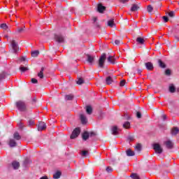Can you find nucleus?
<instances>
[{"label":"nucleus","mask_w":179,"mask_h":179,"mask_svg":"<svg viewBox=\"0 0 179 179\" xmlns=\"http://www.w3.org/2000/svg\"><path fill=\"white\" fill-rule=\"evenodd\" d=\"M0 145H1V143H0Z\"/></svg>","instance_id":"64"},{"label":"nucleus","mask_w":179,"mask_h":179,"mask_svg":"<svg viewBox=\"0 0 179 179\" xmlns=\"http://www.w3.org/2000/svg\"><path fill=\"white\" fill-rule=\"evenodd\" d=\"M10 52L13 54H19L20 52V48H19V44L15 40H12L10 41Z\"/></svg>","instance_id":"1"},{"label":"nucleus","mask_w":179,"mask_h":179,"mask_svg":"<svg viewBox=\"0 0 179 179\" xmlns=\"http://www.w3.org/2000/svg\"><path fill=\"white\" fill-rule=\"evenodd\" d=\"M147 10L148 13H152L153 12V7L151 5L148 6Z\"/></svg>","instance_id":"34"},{"label":"nucleus","mask_w":179,"mask_h":179,"mask_svg":"<svg viewBox=\"0 0 179 179\" xmlns=\"http://www.w3.org/2000/svg\"><path fill=\"white\" fill-rule=\"evenodd\" d=\"M40 179H48V177L43 176V177L40 178Z\"/></svg>","instance_id":"57"},{"label":"nucleus","mask_w":179,"mask_h":179,"mask_svg":"<svg viewBox=\"0 0 179 179\" xmlns=\"http://www.w3.org/2000/svg\"><path fill=\"white\" fill-rule=\"evenodd\" d=\"M26 27H24L23 28H18L17 29V33H18L19 34H20V33H23V31H24V28H25Z\"/></svg>","instance_id":"38"},{"label":"nucleus","mask_w":179,"mask_h":179,"mask_svg":"<svg viewBox=\"0 0 179 179\" xmlns=\"http://www.w3.org/2000/svg\"><path fill=\"white\" fill-rule=\"evenodd\" d=\"M162 119L164 120H166L167 119V116L166 115H162Z\"/></svg>","instance_id":"55"},{"label":"nucleus","mask_w":179,"mask_h":179,"mask_svg":"<svg viewBox=\"0 0 179 179\" xmlns=\"http://www.w3.org/2000/svg\"><path fill=\"white\" fill-rule=\"evenodd\" d=\"M39 55H40V51H38V50H35V51H33L31 52V55L34 58L38 57Z\"/></svg>","instance_id":"26"},{"label":"nucleus","mask_w":179,"mask_h":179,"mask_svg":"<svg viewBox=\"0 0 179 179\" xmlns=\"http://www.w3.org/2000/svg\"><path fill=\"white\" fill-rule=\"evenodd\" d=\"M114 19L108 21V26H109V27H114Z\"/></svg>","instance_id":"31"},{"label":"nucleus","mask_w":179,"mask_h":179,"mask_svg":"<svg viewBox=\"0 0 179 179\" xmlns=\"http://www.w3.org/2000/svg\"><path fill=\"white\" fill-rule=\"evenodd\" d=\"M153 149L155 151V153H157L158 155H162V153H163V148L159 143L154 144Z\"/></svg>","instance_id":"6"},{"label":"nucleus","mask_w":179,"mask_h":179,"mask_svg":"<svg viewBox=\"0 0 179 179\" xmlns=\"http://www.w3.org/2000/svg\"><path fill=\"white\" fill-rule=\"evenodd\" d=\"M115 45H120V44H122V37L118 36L114 41Z\"/></svg>","instance_id":"19"},{"label":"nucleus","mask_w":179,"mask_h":179,"mask_svg":"<svg viewBox=\"0 0 179 179\" xmlns=\"http://www.w3.org/2000/svg\"><path fill=\"white\" fill-rule=\"evenodd\" d=\"M114 79H115V77H111V76H108L106 78V85H111L114 82Z\"/></svg>","instance_id":"13"},{"label":"nucleus","mask_w":179,"mask_h":179,"mask_svg":"<svg viewBox=\"0 0 179 179\" xmlns=\"http://www.w3.org/2000/svg\"><path fill=\"white\" fill-rule=\"evenodd\" d=\"M179 132V128L178 127H173L171 129V134L172 135H177V134H178Z\"/></svg>","instance_id":"28"},{"label":"nucleus","mask_w":179,"mask_h":179,"mask_svg":"<svg viewBox=\"0 0 179 179\" xmlns=\"http://www.w3.org/2000/svg\"><path fill=\"white\" fill-rule=\"evenodd\" d=\"M123 128L125 129H129L131 128V122H126L123 124Z\"/></svg>","instance_id":"29"},{"label":"nucleus","mask_w":179,"mask_h":179,"mask_svg":"<svg viewBox=\"0 0 179 179\" xmlns=\"http://www.w3.org/2000/svg\"><path fill=\"white\" fill-rule=\"evenodd\" d=\"M178 41H179V39H178Z\"/></svg>","instance_id":"63"},{"label":"nucleus","mask_w":179,"mask_h":179,"mask_svg":"<svg viewBox=\"0 0 179 179\" xmlns=\"http://www.w3.org/2000/svg\"><path fill=\"white\" fill-rule=\"evenodd\" d=\"M61 171H57L54 175H53V178L55 179H58L61 177Z\"/></svg>","instance_id":"30"},{"label":"nucleus","mask_w":179,"mask_h":179,"mask_svg":"<svg viewBox=\"0 0 179 179\" xmlns=\"http://www.w3.org/2000/svg\"><path fill=\"white\" fill-rule=\"evenodd\" d=\"M165 75L167 76H170L171 75V71L170 69H166L165 71Z\"/></svg>","instance_id":"41"},{"label":"nucleus","mask_w":179,"mask_h":179,"mask_svg":"<svg viewBox=\"0 0 179 179\" xmlns=\"http://www.w3.org/2000/svg\"><path fill=\"white\" fill-rule=\"evenodd\" d=\"M108 62H110V64H115V57L114 56H108L107 58Z\"/></svg>","instance_id":"20"},{"label":"nucleus","mask_w":179,"mask_h":179,"mask_svg":"<svg viewBox=\"0 0 179 179\" xmlns=\"http://www.w3.org/2000/svg\"><path fill=\"white\" fill-rule=\"evenodd\" d=\"M16 26H19V24L17 23V24H16Z\"/></svg>","instance_id":"62"},{"label":"nucleus","mask_w":179,"mask_h":179,"mask_svg":"<svg viewBox=\"0 0 179 179\" xmlns=\"http://www.w3.org/2000/svg\"><path fill=\"white\" fill-rule=\"evenodd\" d=\"M38 76L40 79H43L44 78V67L41 68V71L38 73Z\"/></svg>","instance_id":"27"},{"label":"nucleus","mask_w":179,"mask_h":179,"mask_svg":"<svg viewBox=\"0 0 179 179\" xmlns=\"http://www.w3.org/2000/svg\"><path fill=\"white\" fill-rule=\"evenodd\" d=\"M145 68L148 71H153L154 69V66H153V64L152 62H146L145 63Z\"/></svg>","instance_id":"12"},{"label":"nucleus","mask_w":179,"mask_h":179,"mask_svg":"<svg viewBox=\"0 0 179 179\" xmlns=\"http://www.w3.org/2000/svg\"><path fill=\"white\" fill-rule=\"evenodd\" d=\"M83 83H85V80H83L82 78H78L77 85H83Z\"/></svg>","instance_id":"39"},{"label":"nucleus","mask_w":179,"mask_h":179,"mask_svg":"<svg viewBox=\"0 0 179 179\" xmlns=\"http://www.w3.org/2000/svg\"><path fill=\"white\" fill-rule=\"evenodd\" d=\"M80 118L81 120V124H87V118H86V116L83 114L80 115Z\"/></svg>","instance_id":"17"},{"label":"nucleus","mask_w":179,"mask_h":179,"mask_svg":"<svg viewBox=\"0 0 179 179\" xmlns=\"http://www.w3.org/2000/svg\"><path fill=\"white\" fill-rule=\"evenodd\" d=\"M3 79H5V73H0V80H2Z\"/></svg>","instance_id":"48"},{"label":"nucleus","mask_w":179,"mask_h":179,"mask_svg":"<svg viewBox=\"0 0 179 179\" xmlns=\"http://www.w3.org/2000/svg\"><path fill=\"white\" fill-rule=\"evenodd\" d=\"M169 92L170 93H176V87L174 85H171L169 86Z\"/></svg>","instance_id":"33"},{"label":"nucleus","mask_w":179,"mask_h":179,"mask_svg":"<svg viewBox=\"0 0 179 179\" xmlns=\"http://www.w3.org/2000/svg\"><path fill=\"white\" fill-rule=\"evenodd\" d=\"M138 73H142V69H138Z\"/></svg>","instance_id":"58"},{"label":"nucleus","mask_w":179,"mask_h":179,"mask_svg":"<svg viewBox=\"0 0 179 179\" xmlns=\"http://www.w3.org/2000/svg\"><path fill=\"white\" fill-rule=\"evenodd\" d=\"M96 27H100V25L99 24V22H96Z\"/></svg>","instance_id":"60"},{"label":"nucleus","mask_w":179,"mask_h":179,"mask_svg":"<svg viewBox=\"0 0 179 179\" xmlns=\"http://www.w3.org/2000/svg\"><path fill=\"white\" fill-rule=\"evenodd\" d=\"M81 155L82 156H87V155H89V152L87 150H83Z\"/></svg>","instance_id":"44"},{"label":"nucleus","mask_w":179,"mask_h":179,"mask_svg":"<svg viewBox=\"0 0 179 179\" xmlns=\"http://www.w3.org/2000/svg\"><path fill=\"white\" fill-rule=\"evenodd\" d=\"M158 65L159 68H162L163 69H164V68L166 66V64L163 62V61H162L160 59H158Z\"/></svg>","instance_id":"23"},{"label":"nucleus","mask_w":179,"mask_h":179,"mask_svg":"<svg viewBox=\"0 0 179 179\" xmlns=\"http://www.w3.org/2000/svg\"><path fill=\"white\" fill-rule=\"evenodd\" d=\"M66 100H73V95L69 94V95H66Z\"/></svg>","instance_id":"37"},{"label":"nucleus","mask_w":179,"mask_h":179,"mask_svg":"<svg viewBox=\"0 0 179 179\" xmlns=\"http://www.w3.org/2000/svg\"><path fill=\"white\" fill-rule=\"evenodd\" d=\"M141 9V3H134L130 8L131 12H136Z\"/></svg>","instance_id":"7"},{"label":"nucleus","mask_w":179,"mask_h":179,"mask_svg":"<svg viewBox=\"0 0 179 179\" xmlns=\"http://www.w3.org/2000/svg\"><path fill=\"white\" fill-rule=\"evenodd\" d=\"M97 9L99 13H103V12L106 10V6H103L101 3H99L98 4Z\"/></svg>","instance_id":"16"},{"label":"nucleus","mask_w":179,"mask_h":179,"mask_svg":"<svg viewBox=\"0 0 179 179\" xmlns=\"http://www.w3.org/2000/svg\"><path fill=\"white\" fill-rule=\"evenodd\" d=\"M92 20H93L94 23H96V22H97V17H93Z\"/></svg>","instance_id":"53"},{"label":"nucleus","mask_w":179,"mask_h":179,"mask_svg":"<svg viewBox=\"0 0 179 179\" xmlns=\"http://www.w3.org/2000/svg\"><path fill=\"white\" fill-rule=\"evenodd\" d=\"M15 106L20 111H22V112L27 111V106H26V103L22 101H17L15 103Z\"/></svg>","instance_id":"2"},{"label":"nucleus","mask_w":179,"mask_h":179,"mask_svg":"<svg viewBox=\"0 0 179 179\" xmlns=\"http://www.w3.org/2000/svg\"><path fill=\"white\" fill-rule=\"evenodd\" d=\"M106 59H107V55L106 53H103L98 61V65L99 68H104V63L106 62Z\"/></svg>","instance_id":"3"},{"label":"nucleus","mask_w":179,"mask_h":179,"mask_svg":"<svg viewBox=\"0 0 179 179\" xmlns=\"http://www.w3.org/2000/svg\"><path fill=\"white\" fill-rule=\"evenodd\" d=\"M96 136V133H94L93 131L90 132V136Z\"/></svg>","instance_id":"54"},{"label":"nucleus","mask_w":179,"mask_h":179,"mask_svg":"<svg viewBox=\"0 0 179 179\" xmlns=\"http://www.w3.org/2000/svg\"><path fill=\"white\" fill-rule=\"evenodd\" d=\"M28 125H29V127H31V125H34V120H29V121H28Z\"/></svg>","instance_id":"42"},{"label":"nucleus","mask_w":179,"mask_h":179,"mask_svg":"<svg viewBox=\"0 0 179 179\" xmlns=\"http://www.w3.org/2000/svg\"><path fill=\"white\" fill-rule=\"evenodd\" d=\"M86 113L89 115H91V114L93 113V108H92L90 106H86Z\"/></svg>","instance_id":"22"},{"label":"nucleus","mask_w":179,"mask_h":179,"mask_svg":"<svg viewBox=\"0 0 179 179\" xmlns=\"http://www.w3.org/2000/svg\"><path fill=\"white\" fill-rule=\"evenodd\" d=\"M47 128V125L44 122H40L38 125V131H44Z\"/></svg>","instance_id":"10"},{"label":"nucleus","mask_w":179,"mask_h":179,"mask_svg":"<svg viewBox=\"0 0 179 179\" xmlns=\"http://www.w3.org/2000/svg\"><path fill=\"white\" fill-rule=\"evenodd\" d=\"M159 6H160V4L159 3H154V8H155L156 9H157V7Z\"/></svg>","instance_id":"51"},{"label":"nucleus","mask_w":179,"mask_h":179,"mask_svg":"<svg viewBox=\"0 0 179 179\" xmlns=\"http://www.w3.org/2000/svg\"><path fill=\"white\" fill-rule=\"evenodd\" d=\"M89 136H90L89 132L85 131L82 134L83 141H87V139H89Z\"/></svg>","instance_id":"21"},{"label":"nucleus","mask_w":179,"mask_h":179,"mask_svg":"<svg viewBox=\"0 0 179 179\" xmlns=\"http://www.w3.org/2000/svg\"><path fill=\"white\" fill-rule=\"evenodd\" d=\"M136 41L137 44H140L141 45H143V44H145V38L138 36L136 38Z\"/></svg>","instance_id":"14"},{"label":"nucleus","mask_w":179,"mask_h":179,"mask_svg":"<svg viewBox=\"0 0 179 179\" xmlns=\"http://www.w3.org/2000/svg\"><path fill=\"white\" fill-rule=\"evenodd\" d=\"M33 103H36V101H37V98L34 97V99H32Z\"/></svg>","instance_id":"56"},{"label":"nucleus","mask_w":179,"mask_h":179,"mask_svg":"<svg viewBox=\"0 0 179 179\" xmlns=\"http://www.w3.org/2000/svg\"><path fill=\"white\" fill-rule=\"evenodd\" d=\"M20 70L21 71V72H26V71H29V68L21 66L20 67Z\"/></svg>","instance_id":"36"},{"label":"nucleus","mask_w":179,"mask_h":179,"mask_svg":"<svg viewBox=\"0 0 179 179\" xmlns=\"http://www.w3.org/2000/svg\"><path fill=\"white\" fill-rule=\"evenodd\" d=\"M20 61H21V62H24V65H27V59L26 56H22L20 58Z\"/></svg>","instance_id":"32"},{"label":"nucleus","mask_w":179,"mask_h":179,"mask_svg":"<svg viewBox=\"0 0 179 179\" xmlns=\"http://www.w3.org/2000/svg\"><path fill=\"white\" fill-rule=\"evenodd\" d=\"M136 117L138 118H142V113H141V112H139V111H137L136 112Z\"/></svg>","instance_id":"49"},{"label":"nucleus","mask_w":179,"mask_h":179,"mask_svg":"<svg viewBox=\"0 0 179 179\" xmlns=\"http://www.w3.org/2000/svg\"><path fill=\"white\" fill-rule=\"evenodd\" d=\"M0 27L3 29V30H6V29H8V25H6V24H1Z\"/></svg>","instance_id":"43"},{"label":"nucleus","mask_w":179,"mask_h":179,"mask_svg":"<svg viewBox=\"0 0 179 179\" xmlns=\"http://www.w3.org/2000/svg\"><path fill=\"white\" fill-rule=\"evenodd\" d=\"M80 135V128L76 127L72 132L70 138L71 139H76Z\"/></svg>","instance_id":"4"},{"label":"nucleus","mask_w":179,"mask_h":179,"mask_svg":"<svg viewBox=\"0 0 179 179\" xmlns=\"http://www.w3.org/2000/svg\"><path fill=\"white\" fill-rule=\"evenodd\" d=\"M168 15H169V17H174L176 16L174 11L169 12Z\"/></svg>","instance_id":"40"},{"label":"nucleus","mask_w":179,"mask_h":179,"mask_svg":"<svg viewBox=\"0 0 179 179\" xmlns=\"http://www.w3.org/2000/svg\"><path fill=\"white\" fill-rule=\"evenodd\" d=\"M120 2H121L122 3H127V2H129V0H119Z\"/></svg>","instance_id":"52"},{"label":"nucleus","mask_w":179,"mask_h":179,"mask_svg":"<svg viewBox=\"0 0 179 179\" xmlns=\"http://www.w3.org/2000/svg\"><path fill=\"white\" fill-rule=\"evenodd\" d=\"M165 145L166 149H173L174 148V143L171 141V140H168L164 143Z\"/></svg>","instance_id":"8"},{"label":"nucleus","mask_w":179,"mask_h":179,"mask_svg":"<svg viewBox=\"0 0 179 179\" xmlns=\"http://www.w3.org/2000/svg\"><path fill=\"white\" fill-rule=\"evenodd\" d=\"M13 138L15 141H20L22 139V136H20V134L17 132L14 133Z\"/></svg>","instance_id":"24"},{"label":"nucleus","mask_w":179,"mask_h":179,"mask_svg":"<svg viewBox=\"0 0 179 179\" xmlns=\"http://www.w3.org/2000/svg\"><path fill=\"white\" fill-rule=\"evenodd\" d=\"M55 40L57 43H65V36H62V34H55Z\"/></svg>","instance_id":"5"},{"label":"nucleus","mask_w":179,"mask_h":179,"mask_svg":"<svg viewBox=\"0 0 179 179\" xmlns=\"http://www.w3.org/2000/svg\"><path fill=\"white\" fill-rule=\"evenodd\" d=\"M12 166L13 167L14 170H17L20 167V164L17 161H14L12 162Z\"/></svg>","instance_id":"18"},{"label":"nucleus","mask_w":179,"mask_h":179,"mask_svg":"<svg viewBox=\"0 0 179 179\" xmlns=\"http://www.w3.org/2000/svg\"><path fill=\"white\" fill-rule=\"evenodd\" d=\"M120 131H121V129H120L117 126H114L112 128V134L113 135H118Z\"/></svg>","instance_id":"15"},{"label":"nucleus","mask_w":179,"mask_h":179,"mask_svg":"<svg viewBox=\"0 0 179 179\" xmlns=\"http://www.w3.org/2000/svg\"><path fill=\"white\" fill-rule=\"evenodd\" d=\"M127 156L131 157V156H135V152L132 151L131 149H128L126 151Z\"/></svg>","instance_id":"25"},{"label":"nucleus","mask_w":179,"mask_h":179,"mask_svg":"<svg viewBox=\"0 0 179 179\" xmlns=\"http://www.w3.org/2000/svg\"><path fill=\"white\" fill-rule=\"evenodd\" d=\"M162 19L164 20V22L165 23H167V22H169V17H167V16H163Z\"/></svg>","instance_id":"47"},{"label":"nucleus","mask_w":179,"mask_h":179,"mask_svg":"<svg viewBox=\"0 0 179 179\" xmlns=\"http://www.w3.org/2000/svg\"><path fill=\"white\" fill-rule=\"evenodd\" d=\"M135 149H136L138 152H141V150H142V145H141V143H137V145L135 147Z\"/></svg>","instance_id":"35"},{"label":"nucleus","mask_w":179,"mask_h":179,"mask_svg":"<svg viewBox=\"0 0 179 179\" xmlns=\"http://www.w3.org/2000/svg\"><path fill=\"white\" fill-rule=\"evenodd\" d=\"M129 141H134V138H133V137H129Z\"/></svg>","instance_id":"59"},{"label":"nucleus","mask_w":179,"mask_h":179,"mask_svg":"<svg viewBox=\"0 0 179 179\" xmlns=\"http://www.w3.org/2000/svg\"><path fill=\"white\" fill-rule=\"evenodd\" d=\"M8 145L10 148H16V146H17V143H16V141L14 138H10Z\"/></svg>","instance_id":"9"},{"label":"nucleus","mask_w":179,"mask_h":179,"mask_svg":"<svg viewBox=\"0 0 179 179\" xmlns=\"http://www.w3.org/2000/svg\"><path fill=\"white\" fill-rule=\"evenodd\" d=\"M5 37H6V38H8V35H6Z\"/></svg>","instance_id":"61"},{"label":"nucleus","mask_w":179,"mask_h":179,"mask_svg":"<svg viewBox=\"0 0 179 179\" xmlns=\"http://www.w3.org/2000/svg\"><path fill=\"white\" fill-rule=\"evenodd\" d=\"M96 57L94 56H92L90 55H87V62H88V64H90L92 65V64H93V62H94V59Z\"/></svg>","instance_id":"11"},{"label":"nucleus","mask_w":179,"mask_h":179,"mask_svg":"<svg viewBox=\"0 0 179 179\" xmlns=\"http://www.w3.org/2000/svg\"><path fill=\"white\" fill-rule=\"evenodd\" d=\"M113 168H111V166H108L106 167V171L107 173H113Z\"/></svg>","instance_id":"45"},{"label":"nucleus","mask_w":179,"mask_h":179,"mask_svg":"<svg viewBox=\"0 0 179 179\" xmlns=\"http://www.w3.org/2000/svg\"><path fill=\"white\" fill-rule=\"evenodd\" d=\"M31 83H34V84L38 83V80H37V79H36V78H31Z\"/></svg>","instance_id":"46"},{"label":"nucleus","mask_w":179,"mask_h":179,"mask_svg":"<svg viewBox=\"0 0 179 179\" xmlns=\"http://www.w3.org/2000/svg\"><path fill=\"white\" fill-rule=\"evenodd\" d=\"M125 83H127V81H125V80H122L120 81V86H125Z\"/></svg>","instance_id":"50"}]
</instances>
